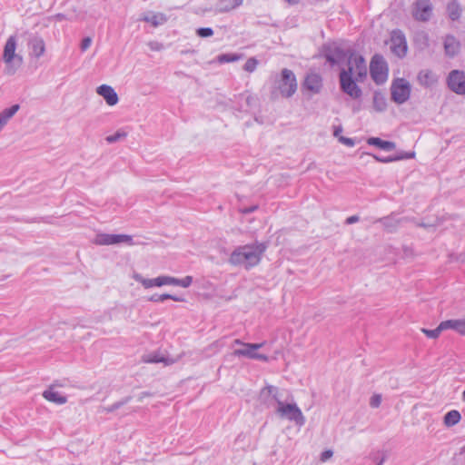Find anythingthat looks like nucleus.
Listing matches in <instances>:
<instances>
[{
    "instance_id": "1",
    "label": "nucleus",
    "mask_w": 465,
    "mask_h": 465,
    "mask_svg": "<svg viewBox=\"0 0 465 465\" xmlns=\"http://www.w3.org/2000/svg\"><path fill=\"white\" fill-rule=\"evenodd\" d=\"M267 249L265 242H255L252 244L238 246L232 252L229 262L234 266H242L249 270L258 265Z\"/></svg>"
},
{
    "instance_id": "2",
    "label": "nucleus",
    "mask_w": 465,
    "mask_h": 465,
    "mask_svg": "<svg viewBox=\"0 0 465 465\" xmlns=\"http://www.w3.org/2000/svg\"><path fill=\"white\" fill-rule=\"evenodd\" d=\"M297 90V80L293 72L284 68L281 75L276 77L271 90V100L276 101L280 97L290 98Z\"/></svg>"
},
{
    "instance_id": "3",
    "label": "nucleus",
    "mask_w": 465,
    "mask_h": 465,
    "mask_svg": "<svg viewBox=\"0 0 465 465\" xmlns=\"http://www.w3.org/2000/svg\"><path fill=\"white\" fill-rule=\"evenodd\" d=\"M17 46L16 37L11 35L6 40L3 52V62L5 64L4 73L6 75H14L23 64L22 55L15 53Z\"/></svg>"
},
{
    "instance_id": "4",
    "label": "nucleus",
    "mask_w": 465,
    "mask_h": 465,
    "mask_svg": "<svg viewBox=\"0 0 465 465\" xmlns=\"http://www.w3.org/2000/svg\"><path fill=\"white\" fill-rule=\"evenodd\" d=\"M346 60L347 67H342L341 73H346L347 76L356 80H364L367 75V65L364 58L351 53Z\"/></svg>"
},
{
    "instance_id": "5",
    "label": "nucleus",
    "mask_w": 465,
    "mask_h": 465,
    "mask_svg": "<svg viewBox=\"0 0 465 465\" xmlns=\"http://www.w3.org/2000/svg\"><path fill=\"white\" fill-rule=\"evenodd\" d=\"M276 412L281 418L293 421L299 427L305 424V417L296 403L284 404L282 401H279Z\"/></svg>"
},
{
    "instance_id": "6",
    "label": "nucleus",
    "mask_w": 465,
    "mask_h": 465,
    "mask_svg": "<svg viewBox=\"0 0 465 465\" xmlns=\"http://www.w3.org/2000/svg\"><path fill=\"white\" fill-rule=\"evenodd\" d=\"M93 242L96 245H118L124 243L129 246H133L134 244H139L138 242H134L133 236L131 235L104 232L97 233Z\"/></svg>"
},
{
    "instance_id": "7",
    "label": "nucleus",
    "mask_w": 465,
    "mask_h": 465,
    "mask_svg": "<svg viewBox=\"0 0 465 465\" xmlns=\"http://www.w3.org/2000/svg\"><path fill=\"white\" fill-rule=\"evenodd\" d=\"M370 71L371 78L376 84H381L387 80L388 68L382 56L375 54L372 57L370 64Z\"/></svg>"
},
{
    "instance_id": "8",
    "label": "nucleus",
    "mask_w": 465,
    "mask_h": 465,
    "mask_svg": "<svg viewBox=\"0 0 465 465\" xmlns=\"http://www.w3.org/2000/svg\"><path fill=\"white\" fill-rule=\"evenodd\" d=\"M391 90V99L399 104L405 103L411 94V85L409 82L403 78L395 80Z\"/></svg>"
},
{
    "instance_id": "9",
    "label": "nucleus",
    "mask_w": 465,
    "mask_h": 465,
    "mask_svg": "<svg viewBox=\"0 0 465 465\" xmlns=\"http://www.w3.org/2000/svg\"><path fill=\"white\" fill-rule=\"evenodd\" d=\"M234 343L244 346L243 349H238L233 351L234 356H244L249 359L268 361V357L264 354L258 353L256 351L263 346V343H244L240 340H235Z\"/></svg>"
},
{
    "instance_id": "10",
    "label": "nucleus",
    "mask_w": 465,
    "mask_h": 465,
    "mask_svg": "<svg viewBox=\"0 0 465 465\" xmlns=\"http://www.w3.org/2000/svg\"><path fill=\"white\" fill-rule=\"evenodd\" d=\"M390 43V48L395 55L402 58L407 54L408 45L402 31L399 29L393 30L391 34Z\"/></svg>"
},
{
    "instance_id": "11",
    "label": "nucleus",
    "mask_w": 465,
    "mask_h": 465,
    "mask_svg": "<svg viewBox=\"0 0 465 465\" xmlns=\"http://www.w3.org/2000/svg\"><path fill=\"white\" fill-rule=\"evenodd\" d=\"M363 80H356L355 78L347 76L346 73H340L341 89L351 98H359L361 95V90L357 85V82Z\"/></svg>"
},
{
    "instance_id": "12",
    "label": "nucleus",
    "mask_w": 465,
    "mask_h": 465,
    "mask_svg": "<svg viewBox=\"0 0 465 465\" xmlns=\"http://www.w3.org/2000/svg\"><path fill=\"white\" fill-rule=\"evenodd\" d=\"M448 85L450 89L456 94H465V74L461 71L453 70L448 77Z\"/></svg>"
},
{
    "instance_id": "13",
    "label": "nucleus",
    "mask_w": 465,
    "mask_h": 465,
    "mask_svg": "<svg viewBox=\"0 0 465 465\" xmlns=\"http://www.w3.org/2000/svg\"><path fill=\"white\" fill-rule=\"evenodd\" d=\"M431 5L426 0L417 1L413 11V16L419 21H428L431 15Z\"/></svg>"
},
{
    "instance_id": "14",
    "label": "nucleus",
    "mask_w": 465,
    "mask_h": 465,
    "mask_svg": "<svg viewBox=\"0 0 465 465\" xmlns=\"http://www.w3.org/2000/svg\"><path fill=\"white\" fill-rule=\"evenodd\" d=\"M260 398L268 405H271L273 402H276L277 405H279V401H282L279 388L272 385H267L262 388L260 391Z\"/></svg>"
},
{
    "instance_id": "15",
    "label": "nucleus",
    "mask_w": 465,
    "mask_h": 465,
    "mask_svg": "<svg viewBox=\"0 0 465 465\" xmlns=\"http://www.w3.org/2000/svg\"><path fill=\"white\" fill-rule=\"evenodd\" d=\"M96 93L102 96L105 100L106 104L110 106L115 105L119 101L116 92L110 85L102 84L98 86Z\"/></svg>"
},
{
    "instance_id": "16",
    "label": "nucleus",
    "mask_w": 465,
    "mask_h": 465,
    "mask_svg": "<svg viewBox=\"0 0 465 465\" xmlns=\"http://www.w3.org/2000/svg\"><path fill=\"white\" fill-rule=\"evenodd\" d=\"M445 55L448 57L456 56L460 51V44L453 35H446L443 42Z\"/></svg>"
},
{
    "instance_id": "17",
    "label": "nucleus",
    "mask_w": 465,
    "mask_h": 465,
    "mask_svg": "<svg viewBox=\"0 0 465 465\" xmlns=\"http://www.w3.org/2000/svg\"><path fill=\"white\" fill-rule=\"evenodd\" d=\"M346 52H344L340 47H334L333 49H329L325 54V58L327 62L330 63L331 65L341 64H342L348 57Z\"/></svg>"
},
{
    "instance_id": "18",
    "label": "nucleus",
    "mask_w": 465,
    "mask_h": 465,
    "mask_svg": "<svg viewBox=\"0 0 465 465\" xmlns=\"http://www.w3.org/2000/svg\"><path fill=\"white\" fill-rule=\"evenodd\" d=\"M303 86L308 91L313 94H318L322 86V77L320 74L315 73L308 74L304 80Z\"/></svg>"
},
{
    "instance_id": "19",
    "label": "nucleus",
    "mask_w": 465,
    "mask_h": 465,
    "mask_svg": "<svg viewBox=\"0 0 465 465\" xmlns=\"http://www.w3.org/2000/svg\"><path fill=\"white\" fill-rule=\"evenodd\" d=\"M28 45L31 49V54L36 58L41 57L45 52V41L40 36L31 38Z\"/></svg>"
},
{
    "instance_id": "20",
    "label": "nucleus",
    "mask_w": 465,
    "mask_h": 465,
    "mask_svg": "<svg viewBox=\"0 0 465 465\" xmlns=\"http://www.w3.org/2000/svg\"><path fill=\"white\" fill-rule=\"evenodd\" d=\"M140 20L150 23L153 26L157 27L166 23L167 17L163 13H148L143 15Z\"/></svg>"
},
{
    "instance_id": "21",
    "label": "nucleus",
    "mask_w": 465,
    "mask_h": 465,
    "mask_svg": "<svg viewBox=\"0 0 465 465\" xmlns=\"http://www.w3.org/2000/svg\"><path fill=\"white\" fill-rule=\"evenodd\" d=\"M437 80L436 74L430 70H421L418 74V81L423 86H431Z\"/></svg>"
},
{
    "instance_id": "22",
    "label": "nucleus",
    "mask_w": 465,
    "mask_h": 465,
    "mask_svg": "<svg viewBox=\"0 0 465 465\" xmlns=\"http://www.w3.org/2000/svg\"><path fill=\"white\" fill-rule=\"evenodd\" d=\"M19 104H14L0 112V132L7 124L10 119L18 112Z\"/></svg>"
},
{
    "instance_id": "23",
    "label": "nucleus",
    "mask_w": 465,
    "mask_h": 465,
    "mask_svg": "<svg viewBox=\"0 0 465 465\" xmlns=\"http://www.w3.org/2000/svg\"><path fill=\"white\" fill-rule=\"evenodd\" d=\"M43 397L45 400L54 402L56 404H64L67 401L66 397L61 395L58 391H54V388L52 386L43 392Z\"/></svg>"
},
{
    "instance_id": "24",
    "label": "nucleus",
    "mask_w": 465,
    "mask_h": 465,
    "mask_svg": "<svg viewBox=\"0 0 465 465\" xmlns=\"http://www.w3.org/2000/svg\"><path fill=\"white\" fill-rule=\"evenodd\" d=\"M445 330L452 329L461 335H465V319L444 321Z\"/></svg>"
},
{
    "instance_id": "25",
    "label": "nucleus",
    "mask_w": 465,
    "mask_h": 465,
    "mask_svg": "<svg viewBox=\"0 0 465 465\" xmlns=\"http://www.w3.org/2000/svg\"><path fill=\"white\" fill-rule=\"evenodd\" d=\"M243 0H220L217 5L219 12L225 13L240 6Z\"/></svg>"
},
{
    "instance_id": "26",
    "label": "nucleus",
    "mask_w": 465,
    "mask_h": 465,
    "mask_svg": "<svg viewBox=\"0 0 465 465\" xmlns=\"http://www.w3.org/2000/svg\"><path fill=\"white\" fill-rule=\"evenodd\" d=\"M368 143L371 145H375L385 151H391L395 148V143L390 141H384L378 137H371L368 139Z\"/></svg>"
},
{
    "instance_id": "27",
    "label": "nucleus",
    "mask_w": 465,
    "mask_h": 465,
    "mask_svg": "<svg viewBox=\"0 0 465 465\" xmlns=\"http://www.w3.org/2000/svg\"><path fill=\"white\" fill-rule=\"evenodd\" d=\"M460 420H461L460 413L456 410H452L445 414L443 422H444L445 426L452 427V426L458 424L460 421Z\"/></svg>"
},
{
    "instance_id": "28",
    "label": "nucleus",
    "mask_w": 465,
    "mask_h": 465,
    "mask_svg": "<svg viewBox=\"0 0 465 465\" xmlns=\"http://www.w3.org/2000/svg\"><path fill=\"white\" fill-rule=\"evenodd\" d=\"M414 43L421 50L428 48L430 45L428 34L423 31L416 33L414 36Z\"/></svg>"
},
{
    "instance_id": "29",
    "label": "nucleus",
    "mask_w": 465,
    "mask_h": 465,
    "mask_svg": "<svg viewBox=\"0 0 465 465\" xmlns=\"http://www.w3.org/2000/svg\"><path fill=\"white\" fill-rule=\"evenodd\" d=\"M402 220L394 219L392 217H383L376 222L382 223L389 232H393Z\"/></svg>"
},
{
    "instance_id": "30",
    "label": "nucleus",
    "mask_w": 465,
    "mask_h": 465,
    "mask_svg": "<svg viewBox=\"0 0 465 465\" xmlns=\"http://www.w3.org/2000/svg\"><path fill=\"white\" fill-rule=\"evenodd\" d=\"M387 103L385 98L378 93H375L373 95V107L378 112H382L386 109Z\"/></svg>"
},
{
    "instance_id": "31",
    "label": "nucleus",
    "mask_w": 465,
    "mask_h": 465,
    "mask_svg": "<svg viewBox=\"0 0 465 465\" xmlns=\"http://www.w3.org/2000/svg\"><path fill=\"white\" fill-rule=\"evenodd\" d=\"M445 331V326H444V322H441L439 326L434 329V330H429V329H425V328H422L421 329V331L428 337V338H430V339H436L440 336V334L441 333V331Z\"/></svg>"
},
{
    "instance_id": "32",
    "label": "nucleus",
    "mask_w": 465,
    "mask_h": 465,
    "mask_svg": "<svg viewBox=\"0 0 465 465\" xmlns=\"http://www.w3.org/2000/svg\"><path fill=\"white\" fill-rule=\"evenodd\" d=\"M413 157H414V153H403L401 155H397L394 157H388V158H383V157L380 158L378 156H374V158L378 162H381V163H389V162H393V161H398V160H402V159H411Z\"/></svg>"
},
{
    "instance_id": "33",
    "label": "nucleus",
    "mask_w": 465,
    "mask_h": 465,
    "mask_svg": "<svg viewBox=\"0 0 465 465\" xmlns=\"http://www.w3.org/2000/svg\"><path fill=\"white\" fill-rule=\"evenodd\" d=\"M460 11L461 10H460L459 5L456 4L455 2L448 5L449 16L451 20L455 21V20L459 19V17L460 15Z\"/></svg>"
},
{
    "instance_id": "34",
    "label": "nucleus",
    "mask_w": 465,
    "mask_h": 465,
    "mask_svg": "<svg viewBox=\"0 0 465 465\" xmlns=\"http://www.w3.org/2000/svg\"><path fill=\"white\" fill-rule=\"evenodd\" d=\"M133 278L140 282L145 289H149L155 286L153 279H146L139 273H134Z\"/></svg>"
},
{
    "instance_id": "35",
    "label": "nucleus",
    "mask_w": 465,
    "mask_h": 465,
    "mask_svg": "<svg viewBox=\"0 0 465 465\" xmlns=\"http://www.w3.org/2000/svg\"><path fill=\"white\" fill-rule=\"evenodd\" d=\"M130 400H131L130 396L125 397L122 401H117V402L112 404L111 406L104 407L103 410H104V411H105L107 413L113 412V411L118 410L119 408H121L122 406H124V404L128 403L130 401Z\"/></svg>"
},
{
    "instance_id": "36",
    "label": "nucleus",
    "mask_w": 465,
    "mask_h": 465,
    "mask_svg": "<svg viewBox=\"0 0 465 465\" xmlns=\"http://www.w3.org/2000/svg\"><path fill=\"white\" fill-rule=\"evenodd\" d=\"M240 57L241 56L236 54H223L217 57V60L219 63L223 64L238 61Z\"/></svg>"
},
{
    "instance_id": "37",
    "label": "nucleus",
    "mask_w": 465,
    "mask_h": 465,
    "mask_svg": "<svg viewBox=\"0 0 465 465\" xmlns=\"http://www.w3.org/2000/svg\"><path fill=\"white\" fill-rule=\"evenodd\" d=\"M147 362L152 363H158V362H163L165 365H171L174 362L173 360L169 358H164L159 355H152L149 356V358L146 360Z\"/></svg>"
},
{
    "instance_id": "38",
    "label": "nucleus",
    "mask_w": 465,
    "mask_h": 465,
    "mask_svg": "<svg viewBox=\"0 0 465 465\" xmlns=\"http://www.w3.org/2000/svg\"><path fill=\"white\" fill-rule=\"evenodd\" d=\"M126 133L122 131H117L114 134L109 135L105 138L106 142L109 143H115L123 138L126 137Z\"/></svg>"
},
{
    "instance_id": "39",
    "label": "nucleus",
    "mask_w": 465,
    "mask_h": 465,
    "mask_svg": "<svg viewBox=\"0 0 465 465\" xmlns=\"http://www.w3.org/2000/svg\"><path fill=\"white\" fill-rule=\"evenodd\" d=\"M196 35L202 38L211 37L213 35V30L210 27H201L196 30Z\"/></svg>"
},
{
    "instance_id": "40",
    "label": "nucleus",
    "mask_w": 465,
    "mask_h": 465,
    "mask_svg": "<svg viewBox=\"0 0 465 465\" xmlns=\"http://www.w3.org/2000/svg\"><path fill=\"white\" fill-rule=\"evenodd\" d=\"M257 64H258L257 59H255L254 57H252L246 61V63L243 66V69L249 73H252L256 69Z\"/></svg>"
},
{
    "instance_id": "41",
    "label": "nucleus",
    "mask_w": 465,
    "mask_h": 465,
    "mask_svg": "<svg viewBox=\"0 0 465 465\" xmlns=\"http://www.w3.org/2000/svg\"><path fill=\"white\" fill-rule=\"evenodd\" d=\"M193 282V277L192 276H186L183 279H177L175 278L174 285L181 286L183 288L189 287Z\"/></svg>"
},
{
    "instance_id": "42",
    "label": "nucleus",
    "mask_w": 465,
    "mask_h": 465,
    "mask_svg": "<svg viewBox=\"0 0 465 465\" xmlns=\"http://www.w3.org/2000/svg\"><path fill=\"white\" fill-rule=\"evenodd\" d=\"M381 403V396L380 394H374L370 400V406L371 408H378Z\"/></svg>"
},
{
    "instance_id": "43",
    "label": "nucleus",
    "mask_w": 465,
    "mask_h": 465,
    "mask_svg": "<svg viewBox=\"0 0 465 465\" xmlns=\"http://www.w3.org/2000/svg\"><path fill=\"white\" fill-rule=\"evenodd\" d=\"M169 297H171V294H168V293H164V294H161V295L154 294L149 298V301L154 302H163L164 300L169 299Z\"/></svg>"
},
{
    "instance_id": "44",
    "label": "nucleus",
    "mask_w": 465,
    "mask_h": 465,
    "mask_svg": "<svg viewBox=\"0 0 465 465\" xmlns=\"http://www.w3.org/2000/svg\"><path fill=\"white\" fill-rule=\"evenodd\" d=\"M162 285H174L175 278L167 275H162Z\"/></svg>"
},
{
    "instance_id": "45",
    "label": "nucleus",
    "mask_w": 465,
    "mask_h": 465,
    "mask_svg": "<svg viewBox=\"0 0 465 465\" xmlns=\"http://www.w3.org/2000/svg\"><path fill=\"white\" fill-rule=\"evenodd\" d=\"M92 44V39L90 37H85L82 40L80 48L83 52L86 51Z\"/></svg>"
},
{
    "instance_id": "46",
    "label": "nucleus",
    "mask_w": 465,
    "mask_h": 465,
    "mask_svg": "<svg viewBox=\"0 0 465 465\" xmlns=\"http://www.w3.org/2000/svg\"><path fill=\"white\" fill-rule=\"evenodd\" d=\"M339 142L343 143V144H345V145H347V146H350V147H352L355 144L353 139L348 138V137H344V136L339 137Z\"/></svg>"
},
{
    "instance_id": "47",
    "label": "nucleus",
    "mask_w": 465,
    "mask_h": 465,
    "mask_svg": "<svg viewBox=\"0 0 465 465\" xmlns=\"http://www.w3.org/2000/svg\"><path fill=\"white\" fill-rule=\"evenodd\" d=\"M332 455H333L332 450H324L323 452H322L320 460L322 462H325L329 459H331L332 457Z\"/></svg>"
},
{
    "instance_id": "48",
    "label": "nucleus",
    "mask_w": 465,
    "mask_h": 465,
    "mask_svg": "<svg viewBox=\"0 0 465 465\" xmlns=\"http://www.w3.org/2000/svg\"><path fill=\"white\" fill-rule=\"evenodd\" d=\"M149 47L153 51H160L163 49V45L159 44L158 42H150Z\"/></svg>"
},
{
    "instance_id": "49",
    "label": "nucleus",
    "mask_w": 465,
    "mask_h": 465,
    "mask_svg": "<svg viewBox=\"0 0 465 465\" xmlns=\"http://www.w3.org/2000/svg\"><path fill=\"white\" fill-rule=\"evenodd\" d=\"M359 216L358 215H352V216H350L346 219L345 221V223L346 224H352V223H355L359 221Z\"/></svg>"
},
{
    "instance_id": "50",
    "label": "nucleus",
    "mask_w": 465,
    "mask_h": 465,
    "mask_svg": "<svg viewBox=\"0 0 465 465\" xmlns=\"http://www.w3.org/2000/svg\"><path fill=\"white\" fill-rule=\"evenodd\" d=\"M257 208H258L257 205H252L251 207L242 209V213H252L255 210H257Z\"/></svg>"
},
{
    "instance_id": "51",
    "label": "nucleus",
    "mask_w": 465,
    "mask_h": 465,
    "mask_svg": "<svg viewBox=\"0 0 465 465\" xmlns=\"http://www.w3.org/2000/svg\"><path fill=\"white\" fill-rule=\"evenodd\" d=\"M342 132V127L341 126H335L334 127V132H333V135L339 139V137H341V133Z\"/></svg>"
},
{
    "instance_id": "52",
    "label": "nucleus",
    "mask_w": 465,
    "mask_h": 465,
    "mask_svg": "<svg viewBox=\"0 0 465 465\" xmlns=\"http://www.w3.org/2000/svg\"><path fill=\"white\" fill-rule=\"evenodd\" d=\"M153 280H154V283H155V286H156V287H161V286H163V285H162V278H161V276H159V277H157V278H154Z\"/></svg>"
},
{
    "instance_id": "53",
    "label": "nucleus",
    "mask_w": 465,
    "mask_h": 465,
    "mask_svg": "<svg viewBox=\"0 0 465 465\" xmlns=\"http://www.w3.org/2000/svg\"><path fill=\"white\" fill-rule=\"evenodd\" d=\"M417 225L423 227V228H430V227L436 226V224H429V223H418Z\"/></svg>"
},
{
    "instance_id": "54",
    "label": "nucleus",
    "mask_w": 465,
    "mask_h": 465,
    "mask_svg": "<svg viewBox=\"0 0 465 465\" xmlns=\"http://www.w3.org/2000/svg\"><path fill=\"white\" fill-rule=\"evenodd\" d=\"M65 18V16L63 14H57L54 16V19L56 21H62Z\"/></svg>"
},
{
    "instance_id": "55",
    "label": "nucleus",
    "mask_w": 465,
    "mask_h": 465,
    "mask_svg": "<svg viewBox=\"0 0 465 465\" xmlns=\"http://www.w3.org/2000/svg\"><path fill=\"white\" fill-rule=\"evenodd\" d=\"M149 396H151V393L144 391V392H142V393L140 394V396H139V399H138V400H139L140 401H143V399L144 397H149Z\"/></svg>"
},
{
    "instance_id": "56",
    "label": "nucleus",
    "mask_w": 465,
    "mask_h": 465,
    "mask_svg": "<svg viewBox=\"0 0 465 465\" xmlns=\"http://www.w3.org/2000/svg\"><path fill=\"white\" fill-rule=\"evenodd\" d=\"M169 299L173 300L175 302H183L184 301L183 298L175 296V295H172V294H171V297H169Z\"/></svg>"
},
{
    "instance_id": "57",
    "label": "nucleus",
    "mask_w": 465,
    "mask_h": 465,
    "mask_svg": "<svg viewBox=\"0 0 465 465\" xmlns=\"http://www.w3.org/2000/svg\"><path fill=\"white\" fill-rule=\"evenodd\" d=\"M253 100H254V98L252 95H248L246 97V102H247L248 104H250L251 101H253Z\"/></svg>"
},
{
    "instance_id": "58",
    "label": "nucleus",
    "mask_w": 465,
    "mask_h": 465,
    "mask_svg": "<svg viewBox=\"0 0 465 465\" xmlns=\"http://www.w3.org/2000/svg\"><path fill=\"white\" fill-rule=\"evenodd\" d=\"M385 460H386V456L383 455L382 458L381 459V460L377 463V465H382L383 462L385 461Z\"/></svg>"
},
{
    "instance_id": "59",
    "label": "nucleus",
    "mask_w": 465,
    "mask_h": 465,
    "mask_svg": "<svg viewBox=\"0 0 465 465\" xmlns=\"http://www.w3.org/2000/svg\"><path fill=\"white\" fill-rule=\"evenodd\" d=\"M285 1L291 5H294V4H297L300 0H285Z\"/></svg>"
},
{
    "instance_id": "60",
    "label": "nucleus",
    "mask_w": 465,
    "mask_h": 465,
    "mask_svg": "<svg viewBox=\"0 0 465 465\" xmlns=\"http://www.w3.org/2000/svg\"><path fill=\"white\" fill-rule=\"evenodd\" d=\"M462 400L465 401V391L462 392Z\"/></svg>"
}]
</instances>
